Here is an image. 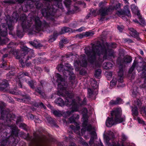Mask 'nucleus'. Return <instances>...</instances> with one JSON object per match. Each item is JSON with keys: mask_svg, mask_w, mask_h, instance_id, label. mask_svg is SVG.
Wrapping results in <instances>:
<instances>
[{"mask_svg": "<svg viewBox=\"0 0 146 146\" xmlns=\"http://www.w3.org/2000/svg\"><path fill=\"white\" fill-rule=\"evenodd\" d=\"M65 96H67L65 100V103L63 100L61 98H59L55 101V102L58 105L62 107L64 106V104L66 106L69 107L72 109L71 111H67L66 113L68 115H70L74 111H77L78 110L79 106L84 105L86 104V99L85 98H84L82 101H81V99L79 97L77 98V101L76 102L75 100H72V98L74 96L73 93L70 94L68 92L65 91ZM63 96H64L63 94H61Z\"/></svg>", "mask_w": 146, "mask_h": 146, "instance_id": "nucleus-1", "label": "nucleus"}, {"mask_svg": "<svg viewBox=\"0 0 146 146\" xmlns=\"http://www.w3.org/2000/svg\"><path fill=\"white\" fill-rule=\"evenodd\" d=\"M87 46L85 49V52L88 57L89 61L92 64L95 63L96 60L97 56L98 55H100L101 54H104V58H106V56L108 52H111V55H112L113 50H112L103 49L100 50L102 48V46Z\"/></svg>", "mask_w": 146, "mask_h": 146, "instance_id": "nucleus-2", "label": "nucleus"}, {"mask_svg": "<svg viewBox=\"0 0 146 146\" xmlns=\"http://www.w3.org/2000/svg\"><path fill=\"white\" fill-rule=\"evenodd\" d=\"M31 21L29 22L28 21L27 25H25V22L23 21L22 24V26L24 31L27 30L26 29H28L31 25L32 20L34 22V25L33 26V29L36 32H38L42 30L44 28H47L49 26V25L45 21L42 23L40 20L39 18L35 15H33L31 17Z\"/></svg>", "mask_w": 146, "mask_h": 146, "instance_id": "nucleus-3", "label": "nucleus"}, {"mask_svg": "<svg viewBox=\"0 0 146 146\" xmlns=\"http://www.w3.org/2000/svg\"><path fill=\"white\" fill-rule=\"evenodd\" d=\"M122 111L120 108H117L111 111V117H108L106 121V125L109 127L125 121V117H121Z\"/></svg>", "mask_w": 146, "mask_h": 146, "instance_id": "nucleus-4", "label": "nucleus"}, {"mask_svg": "<svg viewBox=\"0 0 146 146\" xmlns=\"http://www.w3.org/2000/svg\"><path fill=\"white\" fill-rule=\"evenodd\" d=\"M23 46L21 48V50H19L16 49H12L10 51V53L14 55L16 59H19L21 64H24V62H26L29 60V57L28 56H26L23 53Z\"/></svg>", "mask_w": 146, "mask_h": 146, "instance_id": "nucleus-5", "label": "nucleus"}, {"mask_svg": "<svg viewBox=\"0 0 146 146\" xmlns=\"http://www.w3.org/2000/svg\"><path fill=\"white\" fill-rule=\"evenodd\" d=\"M83 113V123H82V129H81V132L82 133L84 132L86 130L90 131L92 129L91 125H88L87 122H88V117L87 115L88 112L86 108H84L82 110Z\"/></svg>", "mask_w": 146, "mask_h": 146, "instance_id": "nucleus-6", "label": "nucleus"}, {"mask_svg": "<svg viewBox=\"0 0 146 146\" xmlns=\"http://www.w3.org/2000/svg\"><path fill=\"white\" fill-rule=\"evenodd\" d=\"M120 56L118 58L117 62L119 65H121L123 66V64H124L130 63L132 61V59L131 56H127L124 57L123 60H121L122 56H124V53L123 51L120 52L119 53Z\"/></svg>", "mask_w": 146, "mask_h": 146, "instance_id": "nucleus-7", "label": "nucleus"}, {"mask_svg": "<svg viewBox=\"0 0 146 146\" xmlns=\"http://www.w3.org/2000/svg\"><path fill=\"white\" fill-rule=\"evenodd\" d=\"M19 15L16 13H14L12 14V19H10V17L8 16L7 17V19L6 20L7 24V25L9 30H12L13 29V27L12 25L13 21L17 22L19 18Z\"/></svg>", "mask_w": 146, "mask_h": 146, "instance_id": "nucleus-8", "label": "nucleus"}, {"mask_svg": "<svg viewBox=\"0 0 146 146\" xmlns=\"http://www.w3.org/2000/svg\"><path fill=\"white\" fill-rule=\"evenodd\" d=\"M57 81L58 84V87L60 90H66L67 88V86L65 84L64 79L63 78L61 75L57 74L56 75Z\"/></svg>", "mask_w": 146, "mask_h": 146, "instance_id": "nucleus-9", "label": "nucleus"}, {"mask_svg": "<svg viewBox=\"0 0 146 146\" xmlns=\"http://www.w3.org/2000/svg\"><path fill=\"white\" fill-rule=\"evenodd\" d=\"M2 106H0V109L2 110L1 113V117L2 119H4L5 118H7V120H13L15 118V116L14 115H12L9 113L7 111L5 110H2Z\"/></svg>", "mask_w": 146, "mask_h": 146, "instance_id": "nucleus-10", "label": "nucleus"}, {"mask_svg": "<svg viewBox=\"0 0 146 146\" xmlns=\"http://www.w3.org/2000/svg\"><path fill=\"white\" fill-rule=\"evenodd\" d=\"M22 51L23 54L29 56V59L35 57L33 50L28 48L27 46H23Z\"/></svg>", "mask_w": 146, "mask_h": 146, "instance_id": "nucleus-11", "label": "nucleus"}, {"mask_svg": "<svg viewBox=\"0 0 146 146\" xmlns=\"http://www.w3.org/2000/svg\"><path fill=\"white\" fill-rule=\"evenodd\" d=\"M116 44L115 43H108L106 40H100V41H97L96 44L94 43L92 44V46H114Z\"/></svg>", "mask_w": 146, "mask_h": 146, "instance_id": "nucleus-12", "label": "nucleus"}, {"mask_svg": "<svg viewBox=\"0 0 146 146\" xmlns=\"http://www.w3.org/2000/svg\"><path fill=\"white\" fill-rule=\"evenodd\" d=\"M29 75V74L27 72H21L19 74L18 77L19 80L17 82V84L19 86L20 88H22V83L21 82V78H24L25 76H28Z\"/></svg>", "mask_w": 146, "mask_h": 146, "instance_id": "nucleus-13", "label": "nucleus"}, {"mask_svg": "<svg viewBox=\"0 0 146 146\" xmlns=\"http://www.w3.org/2000/svg\"><path fill=\"white\" fill-rule=\"evenodd\" d=\"M128 29L129 31V33L131 36L135 38L138 40H139L140 39L139 36V34L137 33L135 30L132 28H129Z\"/></svg>", "mask_w": 146, "mask_h": 146, "instance_id": "nucleus-14", "label": "nucleus"}, {"mask_svg": "<svg viewBox=\"0 0 146 146\" xmlns=\"http://www.w3.org/2000/svg\"><path fill=\"white\" fill-rule=\"evenodd\" d=\"M110 8L107 7L102 8L99 10V14L102 17L107 15L109 13Z\"/></svg>", "mask_w": 146, "mask_h": 146, "instance_id": "nucleus-15", "label": "nucleus"}, {"mask_svg": "<svg viewBox=\"0 0 146 146\" xmlns=\"http://www.w3.org/2000/svg\"><path fill=\"white\" fill-rule=\"evenodd\" d=\"M63 74L65 77H67L68 75L70 76V78L71 79H74L75 78V75L71 70L70 71L68 70H65L63 71H62Z\"/></svg>", "mask_w": 146, "mask_h": 146, "instance_id": "nucleus-16", "label": "nucleus"}, {"mask_svg": "<svg viewBox=\"0 0 146 146\" xmlns=\"http://www.w3.org/2000/svg\"><path fill=\"white\" fill-rule=\"evenodd\" d=\"M123 67L124 66L121 65H119V70L118 72V77H119V79L118 80V81L119 82H122Z\"/></svg>", "mask_w": 146, "mask_h": 146, "instance_id": "nucleus-17", "label": "nucleus"}, {"mask_svg": "<svg viewBox=\"0 0 146 146\" xmlns=\"http://www.w3.org/2000/svg\"><path fill=\"white\" fill-rule=\"evenodd\" d=\"M53 11V9L47 7V9H43L42 10L41 13L43 16L47 17L50 15L51 12Z\"/></svg>", "mask_w": 146, "mask_h": 146, "instance_id": "nucleus-18", "label": "nucleus"}, {"mask_svg": "<svg viewBox=\"0 0 146 146\" xmlns=\"http://www.w3.org/2000/svg\"><path fill=\"white\" fill-rule=\"evenodd\" d=\"M9 84L6 80H0V90L3 91L8 86Z\"/></svg>", "mask_w": 146, "mask_h": 146, "instance_id": "nucleus-19", "label": "nucleus"}, {"mask_svg": "<svg viewBox=\"0 0 146 146\" xmlns=\"http://www.w3.org/2000/svg\"><path fill=\"white\" fill-rule=\"evenodd\" d=\"M131 109L132 114L133 117L137 116L138 115L137 108L136 106L134 107L131 106Z\"/></svg>", "mask_w": 146, "mask_h": 146, "instance_id": "nucleus-20", "label": "nucleus"}, {"mask_svg": "<svg viewBox=\"0 0 146 146\" xmlns=\"http://www.w3.org/2000/svg\"><path fill=\"white\" fill-rule=\"evenodd\" d=\"M70 127L74 130L75 133L80 134V127L79 124L76 125V127L72 125H71L70 126Z\"/></svg>", "mask_w": 146, "mask_h": 146, "instance_id": "nucleus-21", "label": "nucleus"}, {"mask_svg": "<svg viewBox=\"0 0 146 146\" xmlns=\"http://www.w3.org/2000/svg\"><path fill=\"white\" fill-rule=\"evenodd\" d=\"M125 12V13L126 15L128 17H131V15L130 13V12L129 9V7L127 5L124 7V10H122Z\"/></svg>", "mask_w": 146, "mask_h": 146, "instance_id": "nucleus-22", "label": "nucleus"}, {"mask_svg": "<svg viewBox=\"0 0 146 146\" xmlns=\"http://www.w3.org/2000/svg\"><path fill=\"white\" fill-rule=\"evenodd\" d=\"M131 9L132 12L135 13H137V16L140 15L139 11L138 10V8L135 5H132L131 6Z\"/></svg>", "mask_w": 146, "mask_h": 146, "instance_id": "nucleus-23", "label": "nucleus"}, {"mask_svg": "<svg viewBox=\"0 0 146 146\" xmlns=\"http://www.w3.org/2000/svg\"><path fill=\"white\" fill-rule=\"evenodd\" d=\"M22 96L23 97V102L28 104L30 103L31 98L29 95H23Z\"/></svg>", "mask_w": 146, "mask_h": 146, "instance_id": "nucleus-24", "label": "nucleus"}, {"mask_svg": "<svg viewBox=\"0 0 146 146\" xmlns=\"http://www.w3.org/2000/svg\"><path fill=\"white\" fill-rule=\"evenodd\" d=\"M143 66L141 67H137V70L139 71H143L144 70H145V72L144 71L143 72V74H144L145 73V77H146V64L145 63H143Z\"/></svg>", "mask_w": 146, "mask_h": 146, "instance_id": "nucleus-25", "label": "nucleus"}, {"mask_svg": "<svg viewBox=\"0 0 146 146\" xmlns=\"http://www.w3.org/2000/svg\"><path fill=\"white\" fill-rule=\"evenodd\" d=\"M27 84L31 88L34 89L35 88V86L36 85V82L35 80H31L27 82Z\"/></svg>", "mask_w": 146, "mask_h": 146, "instance_id": "nucleus-26", "label": "nucleus"}, {"mask_svg": "<svg viewBox=\"0 0 146 146\" xmlns=\"http://www.w3.org/2000/svg\"><path fill=\"white\" fill-rule=\"evenodd\" d=\"M82 59L81 61H80L79 63H78V64H80L82 67L86 66L87 64V62L85 57H83L81 58Z\"/></svg>", "mask_w": 146, "mask_h": 146, "instance_id": "nucleus-27", "label": "nucleus"}, {"mask_svg": "<svg viewBox=\"0 0 146 146\" xmlns=\"http://www.w3.org/2000/svg\"><path fill=\"white\" fill-rule=\"evenodd\" d=\"M113 65L110 62H105L103 64V66L104 69H110L112 67Z\"/></svg>", "mask_w": 146, "mask_h": 146, "instance_id": "nucleus-28", "label": "nucleus"}, {"mask_svg": "<svg viewBox=\"0 0 146 146\" xmlns=\"http://www.w3.org/2000/svg\"><path fill=\"white\" fill-rule=\"evenodd\" d=\"M29 43L30 45L32 46H40V45H42L41 44L40 42L37 40H34L33 41H30Z\"/></svg>", "mask_w": 146, "mask_h": 146, "instance_id": "nucleus-29", "label": "nucleus"}, {"mask_svg": "<svg viewBox=\"0 0 146 146\" xmlns=\"http://www.w3.org/2000/svg\"><path fill=\"white\" fill-rule=\"evenodd\" d=\"M142 104V102L139 99H137L134 101V105L135 106H140Z\"/></svg>", "mask_w": 146, "mask_h": 146, "instance_id": "nucleus-30", "label": "nucleus"}, {"mask_svg": "<svg viewBox=\"0 0 146 146\" xmlns=\"http://www.w3.org/2000/svg\"><path fill=\"white\" fill-rule=\"evenodd\" d=\"M114 137V134L113 132H110V134L108 136H106V139L107 142H108L110 139L111 138H113Z\"/></svg>", "mask_w": 146, "mask_h": 146, "instance_id": "nucleus-31", "label": "nucleus"}, {"mask_svg": "<svg viewBox=\"0 0 146 146\" xmlns=\"http://www.w3.org/2000/svg\"><path fill=\"white\" fill-rule=\"evenodd\" d=\"M94 93V90L93 89L90 88H88V97L91 98L92 96Z\"/></svg>", "mask_w": 146, "mask_h": 146, "instance_id": "nucleus-32", "label": "nucleus"}, {"mask_svg": "<svg viewBox=\"0 0 146 146\" xmlns=\"http://www.w3.org/2000/svg\"><path fill=\"white\" fill-rule=\"evenodd\" d=\"M9 143L7 139L4 140L2 141L0 146H9Z\"/></svg>", "mask_w": 146, "mask_h": 146, "instance_id": "nucleus-33", "label": "nucleus"}, {"mask_svg": "<svg viewBox=\"0 0 146 146\" xmlns=\"http://www.w3.org/2000/svg\"><path fill=\"white\" fill-rule=\"evenodd\" d=\"M91 85L94 89H96L98 87L97 84V82L94 80L92 82Z\"/></svg>", "mask_w": 146, "mask_h": 146, "instance_id": "nucleus-34", "label": "nucleus"}, {"mask_svg": "<svg viewBox=\"0 0 146 146\" xmlns=\"http://www.w3.org/2000/svg\"><path fill=\"white\" fill-rule=\"evenodd\" d=\"M138 16L140 22V23H139V24L143 26H145L146 25V24L144 20L141 18V16L140 15Z\"/></svg>", "mask_w": 146, "mask_h": 146, "instance_id": "nucleus-35", "label": "nucleus"}, {"mask_svg": "<svg viewBox=\"0 0 146 146\" xmlns=\"http://www.w3.org/2000/svg\"><path fill=\"white\" fill-rule=\"evenodd\" d=\"M68 42V41L66 39H62L60 42L59 44L61 46H63Z\"/></svg>", "mask_w": 146, "mask_h": 146, "instance_id": "nucleus-36", "label": "nucleus"}, {"mask_svg": "<svg viewBox=\"0 0 146 146\" xmlns=\"http://www.w3.org/2000/svg\"><path fill=\"white\" fill-rule=\"evenodd\" d=\"M25 44V43L22 42H19L17 43H15L13 42H11L10 43V45H20L23 46Z\"/></svg>", "mask_w": 146, "mask_h": 146, "instance_id": "nucleus-37", "label": "nucleus"}, {"mask_svg": "<svg viewBox=\"0 0 146 146\" xmlns=\"http://www.w3.org/2000/svg\"><path fill=\"white\" fill-rule=\"evenodd\" d=\"M77 140L79 141L82 144L85 146H88V143H87L85 142L84 141V140L82 137H78L77 139Z\"/></svg>", "mask_w": 146, "mask_h": 146, "instance_id": "nucleus-38", "label": "nucleus"}, {"mask_svg": "<svg viewBox=\"0 0 146 146\" xmlns=\"http://www.w3.org/2000/svg\"><path fill=\"white\" fill-rule=\"evenodd\" d=\"M101 70L100 69H99L96 70L95 73V75L96 77L98 78L100 76L101 74Z\"/></svg>", "mask_w": 146, "mask_h": 146, "instance_id": "nucleus-39", "label": "nucleus"}, {"mask_svg": "<svg viewBox=\"0 0 146 146\" xmlns=\"http://www.w3.org/2000/svg\"><path fill=\"white\" fill-rule=\"evenodd\" d=\"M85 36L86 37L92 36L94 34L93 31H87L84 33Z\"/></svg>", "mask_w": 146, "mask_h": 146, "instance_id": "nucleus-40", "label": "nucleus"}, {"mask_svg": "<svg viewBox=\"0 0 146 146\" xmlns=\"http://www.w3.org/2000/svg\"><path fill=\"white\" fill-rule=\"evenodd\" d=\"M136 64L135 63H133L131 67L129 69V74H131L132 73V72L133 71V70H134L135 67L136 66Z\"/></svg>", "mask_w": 146, "mask_h": 146, "instance_id": "nucleus-41", "label": "nucleus"}, {"mask_svg": "<svg viewBox=\"0 0 146 146\" xmlns=\"http://www.w3.org/2000/svg\"><path fill=\"white\" fill-rule=\"evenodd\" d=\"M140 112L141 114H145L146 115V107H143L140 109Z\"/></svg>", "mask_w": 146, "mask_h": 146, "instance_id": "nucleus-42", "label": "nucleus"}, {"mask_svg": "<svg viewBox=\"0 0 146 146\" xmlns=\"http://www.w3.org/2000/svg\"><path fill=\"white\" fill-rule=\"evenodd\" d=\"M14 74V73L13 72H10L7 74V77L8 78H11Z\"/></svg>", "mask_w": 146, "mask_h": 146, "instance_id": "nucleus-43", "label": "nucleus"}, {"mask_svg": "<svg viewBox=\"0 0 146 146\" xmlns=\"http://www.w3.org/2000/svg\"><path fill=\"white\" fill-rule=\"evenodd\" d=\"M46 59L45 58H42L40 57L38 58V60L40 63H43L46 62Z\"/></svg>", "mask_w": 146, "mask_h": 146, "instance_id": "nucleus-44", "label": "nucleus"}, {"mask_svg": "<svg viewBox=\"0 0 146 146\" xmlns=\"http://www.w3.org/2000/svg\"><path fill=\"white\" fill-rule=\"evenodd\" d=\"M123 41L125 43H129L133 42L132 40L129 38H123Z\"/></svg>", "mask_w": 146, "mask_h": 146, "instance_id": "nucleus-45", "label": "nucleus"}, {"mask_svg": "<svg viewBox=\"0 0 146 146\" xmlns=\"http://www.w3.org/2000/svg\"><path fill=\"white\" fill-rule=\"evenodd\" d=\"M76 37L80 39L84 37H85L84 33H83L77 35H76Z\"/></svg>", "mask_w": 146, "mask_h": 146, "instance_id": "nucleus-46", "label": "nucleus"}, {"mask_svg": "<svg viewBox=\"0 0 146 146\" xmlns=\"http://www.w3.org/2000/svg\"><path fill=\"white\" fill-rule=\"evenodd\" d=\"M58 2L57 6L60 9H62V6L61 3L62 2V0H56Z\"/></svg>", "mask_w": 146, "mask_h": 146, "instance_id": "nucleus-47", "label": "nucleus"}, {"mask_svg": "<svg viewBox=\"0 0 146 146\" xmlns=\"http://www.w3.org/2000/svg\"><path fill=\"white\" fill-rule=\"evenodd\" d=\"M116 14L119 16H120L122 15H126L125 14V12L122 10H121L120 11H118L117 13Z\"/></svg>", "mask_w": 146, "mask_h": 146, "instance_id": "nucleus-48", "label": "nucleus"}, {"mask_svg": "<svg viewBox=\"0 0 146 146\" xmlns=\"http://www.w3.org/2000/svg\"><path fill=\"white\" fill-rule=\"evenodd\" d=\"M36 91L41 95H42L44 93L43 92L41 88L39 87L38 88H37L36 90Z\"/></svg>", "mask_w": 146, "mask_h": 146, "instance_id": "nucleus-49", "label": "nucleus"}, {"mask_svg": "<svg viewBox=\"0 0 146 146\" xmlns=\"http://www.w3.org/2000/svg\"><path fill=\"white\" fill-rule=\"evenodd\" d=\"M63 66L62 64H60L58 66L57 68L59 71H61L62 70H63Z\"/></svg>", "mask_w": 146, "mask_h": 146, "instance_id": "nucleus-50", "label": "nucleus"}, {"mask_svg": "<svg viewBox=\"0 0 146 146\" xmlns=\"http://www.w3.org/2000/svg\"><path fill=\"white\" fill-rule=\"evenodd\" d=\"M94 139L93 137H91L89 142V143L90 145H92L93 144Z\"/></svg>", "mask_w": 146, "mask_h": 146, "instance_id": "nucleus-51", "label": "nucleus"}, {"mask_svg": "<svg viewBox=\"0 0 146 146\" xmlns=\"http://www.w3.org/2000/svg\"><path fill=\"white\" fill-rule=\"evenodd\" d=\"M65 66L69 69V70H71L72 71V70L74 69L68 63H66L65 64Z\"/></svg>", "mask_w": 146, "mask_h": 146, "instance_id": "nucleus-52", "label": "nucleus"}, {"mask_svg": "<svg viewBox=\"0 0 146 146\" xmlns=\"http://www.w3.org/2000/svg\"><path fill=\"white\" fill-rule=\"evenodd\" d=\"M34 120L35 122L38 123H41V122L39 119L37 117L35 116L34 118Z\"/></svg>", "mask_w": 146, "mask_h": 146, "instance_id": "nucleus-53", "label": "nucleus"}, {"mask_svg": "<svg viewBox=\"0 0 146 146\" xmlns=\"http://www.w3.org/2000/svg\"><path fill=\"white\" fill-rule=\"evenodd\" d=\"M69 120L70 123H74L75 121V119L74 117L73 116L69 118Z\"/></svg>", "mask_w": 146, "mask_h": 146, "instance_id": "nucleus-54", "label": "nucleus"}, {"mask_svg": "<svg viewBox=\"0 0 146 146\" xmlns=\"http://www.w3.org/2000/svg\"><path fill=\"white\" fill-rule=\"evenodd\" d=\"M53 113L55 115L59 116L61 115V113L59 111H58L56 110L53 111Z\"/></svg>", "mask_w": 146, "mask_h": 146, "instance_id": "nucleus-55", "label": "nucleus"}, {"mask_svg": "<svg viewBox=\"0 0 146 146\" xmlns=\"http://www.w3.org/2000/svg\"><path fill=\"white\" fill-rule=\"evenodd\" d=\"M110 104L111 105H114L118 104V103L116 101L111 100L110 102Z\"/></svg>", "mask_w": 146, "mask_h": 146, "instance_id": "nucleus-56", "label": "nucleus"}, {"mask_svg": "<svg viewBox=\"0 0 146 146\" xmlns=\"http://www.w3.org/2000/svg\"><path fill=\"white\" fill-rule=\"evenodd\" d=\"M127 137L123 133L121 135V139L122 141H124L127 139Z\"/></svg>", "mask_w": 146, "mask_h": 146, "instance_id": "nucleus-57", "label": "nucleus"}, {"mask_svg": "<svg viewBox=\"0 0 146 146\" xmlns=\"http://www.w3.org/2000/svg\"><path fill=\"white\" fill-rule=\"evenodd\" d=\"M20 127H21L24 129H27V126L24 123H21L19 125Z\"/></svg>", "mask_w": 146, "mask_h": 146, "instance_id": "nucleus-58", "label": "nucleus"}, {"mask_svg": "<svg viewBox=\"0 0 146 146\" xmlns=\"http://www.w3.org/2000/svg\"><path fill=\"white\" fill-rule=\"evenodd\" d=\"M36 72L38 73H40L42 71V69L39 67H36L35 68Z\"/></svg>", "mask_w": 146, "mask_h": 146, "instance_id": "nucleus-59", "label": "nucleus"}, {"mask_svg": "<svg viewBox=\"0 0 146 146\" xmlns=\"http://www.w3.org/2000/svg\"><path fill=\"white\" fill-rule=\"evenodd\" d=\"M70 29L69 28L64 27L62 29V31H64L65 33H67L70 31Z\"/></svg>", "mask_w": 146, "mask_h": 146, "instance_id": "nucleus-60", "label": "nucleus"}, {"mask_svg": "<svg viewBox=\"0 0 146 146\" xmlns=\"http://www.w3.org/2000/svg\"><path fill=\"white\" fill-rule=\"evenodd\" d=\"M90 134L92 135V136L94 138H96L97 135L95 131H92L90 133Z\"/></svg>", "mask_w": 146, "mask_h": 146, "instance_id": "nucleus-61", "label": "nucleus"}, {"mask_svg": "<svg viewBox=\"0 0 146 146\" xmlns=\"http://www.w3.org/2000/svg\"><path fill=\"white\" fill-rule=\"evenodd\" d=\"M84 29H85V27H82L78 29H76V31L80 32H81V31H83L84 30Z\"/></svg>", "mask_w": 146, "mask_h": 146, "instance_id": "nucleus-62", "label": "nucleus"}, {"mask_svg": "<svg viewBox=\"0 0 146 146\" xmlns=\"http://www.w3.org/2000/svg\"><path fill=\"white\" fill-rule=\"evenodd\" d=\"M137 119L139 123L142 124H144L145 123L144 121L143 120L141 119L139 117H138Z\"/></svg>", "mask_w": 146, "mask_h": 146, "instance_id": "nucleus-63", "label": "nucleus"}, {"mask_svg": "<svg viewBox=\"0 0 146 146\" xmlns=\"http://www.w3.org/2000/svg\"><path fill=\"white\" fill-rule=\"evenodd\" d=\"M39 106H40L41 108H43L44 109H46V106L42 102L39 103Z\"/></svg>", "mask_w": 146, "mask_h": 146, "instance_id": "nucleus-64", "label": "nucleus"}]
</instances>
